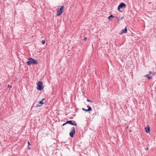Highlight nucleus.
<instances>
[{"label":"nucleus","mask_w":156,"mask_h":156,"mask_svg":"<svg viewBox=\"0 0 156 156\" xmlns=\"http://www.w3.org/2000/svg\"><path fill=\"white\" fill-rule=\"evenodd\" d=\"M37 89L39 90H41L43 89L44 86H43V82L41 81H38L37 83Z\"/></svg>","instance_id":"1"},{"label":"nucleus","mask_w":156,"mask_h":156,"mask_svg":"<svg viewBox=\"0 0 156 156\" xmlns=\"http://www.w3.org/2000/svg\"><path fill=\"white\" fill-rule=\"evenodd\" d=\"M64 8V6L62 5L61 6L60 8L57 11V15L58 16L61 15L63 11V9Z\"/></svg>","instance_id":"2"},{"label":"nucleus","mask_w":156,"mask_h":156,"mask_svg":"<svg viewBox=\"0 0 156 156\" xmlns=\"http://www.w3.org/2000/svg\"><path fill=\"white\" fill-rule=\"evenodd\" d=\"M38 63V62L37 60L32 58H30V65L33 64L37 65Z\"/></svg>","instance_id":"3"},{"label":"nucleus","mask_w":156,"mask_h":156,"mask_svg":"<svg viewBox=\"0 0 156 156\" xmlns=\"http://www.w3.org/2000/svg\"><path fill=\"white\" fill-rule=\"evenodd\" d=\"M75 129L74 127H72L71 128V131L69 133V135L70 137H74V134L75 133Z\"/></svg>","instance_id":"4"},{"label":"nucleus","mask_w":156,"mask_h":156,"mask_svg":"<svg viewBox=\"0 0 156 156\" xmlns=\"http://www.w3.org/2000/svg\"><path fill=\"white\" fill-rule=\"evenodd\" d=\"M126 4L124 3H121L118 6V10L120 12H122V11L120 10V8H122V7L126 6Z\"/></svg>","instance_id":"5"},{"label":"nucleus","mask_w":156,"mask_h":156,"mask_svg":"<svg viewBox=\"0 0 156 156\" xmlns=\"http://www.w3.org/2000/svg\"><path fill=\"white\" fill-rule=\"evenodd\" d=\"M44 103L42 102V101H40L39 102V103H37V104H34L33 105V106L34 108H36L38 107H41V106Z\"/></svg>","instance_id":"6"},{"label":"nucleus","mask_w":156,"mask_h":156,"mask_svg":"<svg viewBox=\"0 0 156 156\" xmlns=\"http://www.w3.org/2000/svg\"><path fill=\"white\" fill-rule=\"evenodd\" d=\"M127 31V28L126 27L124 29H122L121 31L120 34H122L123 33H126Z\"/></svg>","instance_id":"7"},{"label":"nucleus","mask_w":156,"mask_h":156,"mask_svg":"<svg viewBox=\"0 0 156 156\" xmlns=\"http://www.w3.org/2000/svg\"><path fill=\"white\" fill-rule=\"evenodd\" d=\"M145 132L147 133H148L150 132V127H149L148 126H147V127H145L144 128Z\"/></svg>","instance_id":"8"},{"label":"nucleus","mask_w":156,"mask_h":156,"mask_svg":"<svg viewBox=\"0 0 156 156\" xmlns=\"http://www.w3.org/2000/svg\"><path fill=\"white\" fill-rule=\"evenodd\" d=\"M73 120L67 121L66 122V123L69 124L71 125H73Z\"/></svg>","instance_id":"9"},{"label":"nucleus","mask_w":156,"mask_h":156,"mask_svg":"<svg viewBox=\"0 0 156 156\" xmlns=\"http://www.w3.org/2000/svg\"><path fill=\"white\" fill-rule=\"evenodd\" d=\"M145 77H147L148 80H151L152 79V77L149 76V74H147L145 75Z\"/></svg>","instance_id":"10"},{"label":"nucleus","mask_w":156,"mask_h":156,"mask_svg":"<svg viewBox=\"0 0 156 156\" xmlns=\"http://www.w3.org/2000/svg\"><path fill=\"white\" fill-rule=\"evenodd\" d=\"M115 17L113 16L112 15H111L110 16L108 17V19L110 20H111L112 18H113Z\"/></svg>","instance_id":"11"},{"label":"nucleus","mask_w":156,"mask_h":156,"mask_svg":"<svg viewBox=\"0 0 156 156\" xmlns=\"http://www.w3.org/2000/svg\"><path fill=\"white\" fill-rule=\"evenodd\" d=\"M87 107L88 108V109H88V111H90L92 110L91 108L89 106V105L87 106Z\"/></svg>","instance_id":"12"},{"label":"nucleus","mask_w":156,"mask_h":156,"mask_svg":"<svg viewBox=\"0 0 156 156\" xmlns=\"http://www.w3.org/2000/svg\"><path fill=\"white\" fill-rule=\"evenodd\" d=\"M82 110H83L84 111H86V112H89V111H88V109H85V108H82Z\"/></svg>","instance_id":"13"},{"label":"nucleus","mask_w":156,"mask_h":156,"mask_svg":"<svg viewBox=\"0 0 156 156\" xmlns=\"http://www.w3.org/2000/svg\"><path fill=\"white\" fill-rule=\"evenodd\" d=\"M45 41L44 40H42V41H41V43L42 44H45Z\"/></svg>","instance_id":"14"},{"label":"nucleus","mask_w":156,"mask_h":156,"mask_svg":"<svg viewBox=\"0 0 156 156\" xmlns=\"http://www.w3.org/2000/svg\"><path fill=\"white\" fill-rule=\"evenodd\" d=\"M73 125L74 126H77V124L76 123L75 124V123H73Z\"/></svg>","instance_id":"15"},{"label":"nucleus","mask_w":156,"mask_h":156,"mask_svg":"<svg viewBox=\"0 0 156 156\" xmlns=\"http://www.w3.org/2000/svg\"><path fill=\"white\" fill-rule=\"evenodd\" d=\"M8 87L11 88L12 87V86H10L9 85H8Z\"/></svg>","instance_id":"16"},{"label":"nucleus","mask_w":156,"mask_h":156,"mask_svg":"<svg viewBox=\"0 0 156 156\" xmlns=\"http://www.w3.org/2000/svg\"><path fill=\"white\" fill-rule=\"evenodd\" d=\"M27 63L28 65H29V61H27Z\"/></svg>","instance_id":"17"},{"label":"nucleus","mask_w":156,"mask_h":156,"mask_svg":"<svg viewBox=\"0 0 156 156\" xmlns=\"http://www.w3.org/2000/svg\"><path fill=\"white\" fill-rule=\"evenodd\" d=\"M87 101H88V102H91V101L89 99H87Z\"/></svg>","instance_id":"18"},{"label":"nucleus","mask_w":156,"mask_h":156,"mask_svg":"<svg viewBox=\"0 0 156 156\" xmlns=\"http://www.w3.org/2000/svg\"><path fill=\"white\" fill-rule=\"evenodd\" d=\"M44 98H43L41 101H42V102H43V101H44Z\"/></svg>","instance_id":"19"},{"label":"nucleus","mask_w":156,"mask_h":156,"mask_svg":"<svg viewBox=\"0 0 156 156\" xmlns=\"http://www.w3.org/2000/svg\"><path fill=\"white\" fill-rule=\"evenodd\" d=\"M67 123H66V122L65 123H64L63 124V126H65L66 124H67Z\"/></svg>","instance_id":"20"},{"label":"nucleus","mask_w":156,"mask_h":156,"mask_svg":"<svg viewBox=\"0 0 156 156\" xmlns=\"http://www.w3.org/2000/svg\"><path fill=\"white\" fill-rule=\"evenodd\" d=\"M17 80L18 79L16 77L15 81H17Z\"/></svg>","instance_id":"21"},{"label":"nucleus","mask_w":156,"mask_h":156,"mask_svg":"<svg viewBox=\"0 0 156 156\" xmlns=\"http://www.w3.org/2000/svg\"><path fill=\"white\" fill-rule=\"evenodd\" d=\"M29 143H30L29 141H28V146H29Z\"/></svg>","instance_id":"22"},{"label":"nucleus","mask_w":156,"mask_h":156,"mask_svg":"<svg viewBox=\"0 0 156 156\" xmlns=\"http://www.w3.org/2000/svg\"><path fill=\"white\" fill-rule=\"evenodd\" d=\"M87 37H85L84 39V40H85L87 39Z\"/></svg>","instance_id":"23"},{"label":"nucleus","mask_w":156,"mask_h":156,"mask_svg":"<svg viewBox=\"0 0 156 156\" xmlns=\"http://www.w3.org/2000/svg\"><path fill=\"white\" fill-rule=\"evenodd\" d=\"M145 149L146 150H147L148 149V148H145Z\"/></svg>","instance_id":"24"},{"label":"nucleus","mask_w":156,"mask_h":156,"mask_svg":"<svg viewBox=\"0 0 156 156\" xmlns=\"http://www.w3.org/2000/svg\"><path fill=\"white\" fill-rule=\"evenodd\" d=\"M149 73H150V74H151V73H152V72L151 71H150L149 72Z\"/></svg>","instance_id":"25"},{"label":"nucleus","mask_w":156,"mask_h":156,"mask_svg":"<svg viewBox=\"0 0 156 156\" xmlns=\"http://www.w3.org/2000/svg\"><path fill=\"white\" fill-rule=\"evenodd\" d=\"M128 128V126H127V128Z\"/></svg>","instance_id":"26"},{"label":"nucleus","mask_w":156,"mask_h":156,"mask_svg":"<svg viewBox=\"0 0 156 156\" xmlns=\"http://www.w3.org/2000/svg\"><path fill=\"white\" fill-rule=\"evenodd\" d=\"M28 60H29V58H28Z\"/></svg>","instance_id":"27"}]
</instances>
